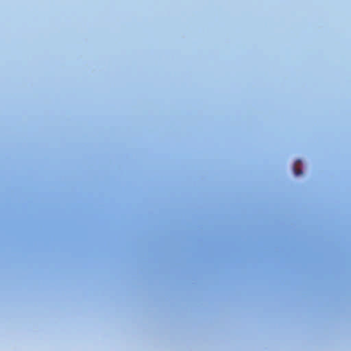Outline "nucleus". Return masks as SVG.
I'll return each instance as SVG.
<instances>
[{"mask_svg": "<svg viewBox=\"0 0 351 351\" xmlns=\"http://www.w3.org/2000/svg\"><path fill=\"white\" fill-rule=\"evenodd\" d=\"M294 171L296 176H299L302 174V171L301 169H298L296 168H294Z\"/></svg>", "mask_w": 351, "mask_h": 351, "instance_id": "obj_1", "label": "nucleus"}]
</instances>
